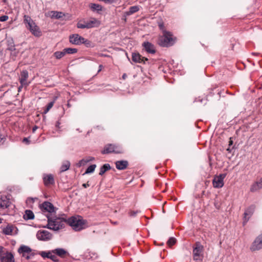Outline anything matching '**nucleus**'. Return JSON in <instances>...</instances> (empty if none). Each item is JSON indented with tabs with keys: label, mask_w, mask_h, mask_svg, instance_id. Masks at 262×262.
Returning <instances> with one entry per match:
<instances>
[{
	"label": "nucleus",
	"mask_w": 262,
	"mask_h": 262,
	"mask_svg": "<svg viewBox=\"0 0 262 262\" xmlns=\"http://www.w3.org/2000/svg\"><path fill=\"white\" fill-rule=\"evenodd\" d=\"M132 58L133 61L136 63H145V61H147L148 59L144 57H142L138 53H133Z\"/></svg>",
	"instance_id": "18"
},
{
	"label": "nucleus",
	"mask_w": 262,
	"mask_h": 262,
	"mask_svg": "<svg viewBox=\"0 0 262 262\" xmlns=\"http://www.w3.org/2000/svg\"><path fill=\"white\" fill-rule=\"evenodd\" d=\"M255 207L254 205H251L248 207L245 211L244 214V221L243 224L245 225L249 221L250 217L252 215L255 210Z\"/></svg>",
	"instance_id": "16"
},
{
	"label": "nucleus",
	"mask_w": 262,
	"mask_h": 262,
	"mask_svg": "<svg viewBox=\"0 0 262 262\" xmlns=\"http://www.w3.org/2000/svg\"><path fill=\"white\" fill-rule=\"evenodd\" d=\"M204 247L200 242H196L193 247V256L194 260H201Z\"/></svg>",
	"instance_id": "8"
},
{
	"label": "nucleus",
	"mask_w": 262,
	"mask_h": 262,
	"mask_svg": "<svg viewBox=\"0 0 262 262\" xmlns=\"http://www.w3.org/2000/svg\"><path fill=\"white\" fill-rule=\"evenodd\" d=\"M25 24H27V27L35 36L39 37L41 35V32L39 27L32 20L30 16L25 15L24 16Z\"/></svg>",
	"instance_id": "3"
},
{
	"label": "nucleus",
	"mask_w": 262,
	"mask_h": 262,
	"mask_svg": "<svg viewBox=\"0 0 262 262\" xmlns=\"http://www.w3.org/2000/svg\"><path fill=\"white\" fill-rule=\"evenodd\" d=\"M176 242V239L174 237H170L167 242L168 246L171 247L175 244Z\"/></svg>",
	"instance_id": "41"
},
{
	"label": "nucleus",
	"mask_w": 262,
	"mask_h": 262,
	"mask_svg": "<svg viewBox=\"0 0 262 262\" xmlns=\"http://www.w3.org/2000/svg\"><path fill=\"white\" fill-rule=\"evenodd\" d=\"M2 223V219L0 218V224Z\"/></svg>",
	"instance_id": "54"
},
{
	"label": "nucleus",
	"mask_w": 262,
	"mask_h": 262,
	"mask_svg": "<svg viewBox=\"0 0 262 262\" xmlns=\"http://www.w3.org/2000/svg\"><path fill=\"white\" fill-rule=\"evenodd\" d=\"M69 41L73 45H80L81 44H84L86 47L91 46V42L90 40L80 36L78 34H74L70 35Z\"/></svg>",
	"instance_id": "5"
},
{
	"label": "nucleus",
	"mask_w": 262,
	"mask_h": 262,
	"mask_svg": "<svg viewBox=\"0 0 262 262\" xmlns=\"http://www.w3.org/2000/svg\"><path fill=\"white\" fill-rule=\"evenodd\" d=\"M68 223L75 231H80L84 228L85 222L81 217L72 216L69 219Z\"/></svg>",
	"instance_id": "4"
},
{
	"label": "nucleus",
	"mask_w": 262,
	"mask_h": 262,
	"mask_svg": "<svg viewBox=\"0 0 262 262\" xmlns=\"http://www.w3.org/2000/svg\"><path fill=\"white\" fill-rule=\"evenodd\" d=\"M42 179L44 185L47 187L55 183L54 178L52 174H43Z\"/></svg>",
	"instance_id": "17"
},
{
	"label": "nucleus",
	"mask_w": 262,
	"mask_h": 262,
	"mask_svg": "<svg viewBox=\"0 0 262 262\" xmlns=\"http://www.w3.org/2000/svg\"><path fill=\"white\" fill-rule=\"evenodd\" d=\"M54 250L57 256L61 258H66L69 255L68 252L63 248H57Z\"/></svg>",
	"instance_id": "22"
},
{
	"label": "nucleus",
	"mask_w": 262,
	"mask_h": 262,
	"mask_svg": "<svg viewBox=\"0 0 262 262\" xmlns=\"http://www.w3.org/2000/svg\"><path fill=\"white\" fill-rule=\"evenodd\" d=\"M50 259H51L54 262L59 261V259L57 257V255H56V254H55L54 250H52V253L50 255Z\"/></svg>",
	"instance_id": "38"
},
{
	"label": "nucleus",
	"mask_w": 262,
	"mask_h": 262,
	"mask_svg": "<svg viewBox=\"0 0 262 262\" xmlns=\"http://www.w3.org/2000/svg\"><path fill=\"white\" fill-rule=\"evenodd\" d=\"M107 4H112L117 2L118 0H99Z\"/></svg>",
	"instance_id": "42"
},
{
	"label": "nucleus",
	"mask_w": 262,
	"mask_h": 262,
	"mask_svg": "<svg viewBox=\"0 0 262 262\" xmlns=\"http://www.w3.org/2000/svg\"><path fill=\"white\" fill-rule=\"evenodd\" d=\"M22 88H23V87H21V85L19 86V88H18V91H19H19H20L21 89Z\"/></svg>",
	"instance_id": "52"
},
{
	"label": "nucleus",
	"mask_w": 262,
	"mask_h": 262,
	"mask_svg": "<svg viewBox=\"0 0 262 262\" xmlns=\"http://www.w3.org/2000/svg\"><path fill=\"white\" fill-rule=\"evenodd\" d=\"M92 160L93 159H82L76 164V166L78 167H80L84 165L86 163L90 162V161H92Z\"/></svg>",
	"instance_id": "34"
},
{
	"label": "nucleus",
	"mask_w": 262,
	"mask_h": 262,
	"mask_svg": "<svg viewBox=\"0 0 262 262\" xmlns=\"http://www.w3.org/2000/svg\"><path fill=\"white\" fill-rule=\"evenodd\" d=\"M139 10V7L137 6H134L129 8V11L126 12V15H129Z\"/></svg>",
	"instance_id": "31"
},
{
	"label": "nucleus",
	"mask_w": 262,
	"mask_h": 262,
	"mask_svg": "<svg viewBox=\"0 0 262 262\" xmlns=\"http://www.w3.org/2000/svg\"><path fill=\"white\" fill-rule=\"evenodd\" d=\"M103 68V66L102 64H100L99 66V70L98 71V73L100 72L102 70Z\"/></svg>",
	"instance_id": "47"
},
{
	"label": "nucleus",
	"mask_w": 262,
	"mask_h": 262,
	"mask_svg": "<svg viewBox=\"0 0 262 262\" xmlns=\"http://www.w3.org/2000/svg\"><path fill=\"white\" fill-rule=\"evenodd\" d=\"M38 128V127L37 126H35L33 127L32 128V132L33 133H35V132L36 131V130Z\"/></svg>",
	"instance_id": "49"
},
{
	"label": "nucleus",
	"mask_w": 262,
	"mask_h": 262,
	"mask_svg": "<svg viewBox=\"0 0 262 262\" xmlns=\"http://www.w3.org/2000/svg\"><path fill=\"white\" fill-rule=\"evenodd\" d=\"M9 18L8 15H3L0 17V21H7Z\"/></svg>",
	"instance_id": "43"
},
{
	"label": "nucleus",
	"mask_w": 262,
	"mask_h": 262,
	"mask_svg": "<svg viewBox=\"0 0 262 262\" xmlns=\"http://www.w3.org/2000/svg\"><path fill=\"white\" fill-rule=\"evenodd\" d=\"M233 144V141L231 139V138H230L229 141V146H231Z\"/></svg>",
	"instance_id": "48"
},
{
	"label": "nucleus",
	"mask_w": 262,
	"mask_h": 262,
	"mask_svg": "<svg viewBox=\"0 0 262 262\" xmlns=\"http://www.w3.org/2000/svg\"><path fill=\"white\" fill-rule=\"evenodd\" d=\"M51 253H52V251H41L40 253V255L43 258H50Z\"/></svg>",
	"instance_id": "35"
},
{
	"label": "nucleus",
	"mask_w": 262,
	"mask_h": 262,
	"mask_svg": "<svg viewBox=\"0 0 262 262\" xmlns=\"http://www.w3.org/2000/svg\"><path fill=\"white\" fill-rule=\"evenodd\" d=\"M48 224L47 227L54 231H58L64 227L66 221L62 218L56 217L52 219L47 215Z\"/></svg>",
	"instance_id": "2"
},
{
	"label": "nucleus",
	"mask_w": 262,
	"mask_h": 262,
	"mask_svg": "<svg viewBox=\"0 0 262 262\" xmlns=\"http://www.w3.org/2000/svg\"><path fill=\"white\" fill-rule=\"evenodd\" d=\"M23 142H25V143H27V144H29V143H30L29 140H28V138H24V139H23Z\"/></svg>",
	"instance_id": "45"
},
{
	"label": "nucleus",
	"mask_w": 262,
	"mask_h": 262,
	"mask_svg": "<svg viewBox=\"0 0 262 262\" xmlns=\"http://www.w3.org/2000/svg\"><path fill=\"white\" fill-rule=\"evenodd\" d=\"M59 124H60L59 122H58V121L56 123V127H59Z\"/></svg>",
	"instance_id": "51"
},
{
	"label": "nucleus",
	"mask_w": 262,
	"mask_h": 262,
	"mask_svg": "<svg viewBox=\"0 0 262 262\" xmlns=\"http://www.w3.org/2000/svg\"><path fill=\"white\" fill-rule=\"evenodd\" d=\"M37 238L39 241H47L52 238V234L48 231L40 230L36 233Z\"/></svg>",
	"instance_id": "12"
},
{
	"label": "nucleus",
	"mask_w": 262,
	"mask_h": 262,
	"mask_svg": "<svg viewBox=\"0 0 262 262\" xmlns=\"http://www.w3.org/2000/svg\"><path fill=\"white\" fill-rule=\"evenodd\" d=\"M262 248V233L258 235L253 242L250 249L251 251L259 250Z\"/></svg>",
	"instance_id": "14"
},
{
	"label": "nucleus",
	"mask_w": 262,
	"mask_h": 262,
	"mask_svg": "<svg viewBox=\"0 0 262 262\" xmlns=\"http://www.w3.org/2000/svg\"><path fill=\"white\" fill-rule=\"evenodd\" d=\"M89 7L94 12L97 11L99 12L102 10V6L98 4L91 3L89 5Z\"/></svg>",
	"instance_id": "26"
},
{
	"label": "nucleus",
	"mask_w": 262,
	"mask_h": 262,
	"mask_svg": "<svg viewBox=\"0 0 262 262\" xmlns=\"http://www.w3.org/2000/svg\"><path fill=\"white\" fill-rule=\"evenodd\" d=\"M261 188H262V177L259 181L255 182L251 186L250 191L251 192H255Z\"/></svg>",
	"instance_id": "23"
},
{
	"label": "nucleus",
	"mask_w": 262,
	"mask_h": 262,
	"mask_svg": "<svg viewBox=\"0 0 262 262\" xmlns=\"http://www.w3.org/2000/svg\"><path fill=\"white\" fill-rule=\"evenodd\" d=\"M96 166L95 164H93L89 166L85 170V174L92 173L94 171Z\"/></svg>",
	"instance_id": "37"
},
{
	"label": "nucleus",
	"mask_w": 262,
	"mask_h": 262,
	"mask_svg": "<svg viewBox=\"0 0 262 262\" xmlns=\"http://www.w3.org/2000/svg\"><path fill=\"white\" fill-rule=\"evenodd\" d=\"M101 152L103 154L110 153L120 154L122 152V149L120 146L118 145L109 144L104 146Z\"/></svg>",
	"instance_id": "7"
},
{
	"label": "nucleus",
	"mask_w": 262,
	"mask_h": 262,
	"mask_svg": "<svg viewBox=\"0 0 262 262\" xmlns=\"http://www.w3.org/2000/svg\"><path fill=\"white\" fill-rule=\"evenodd\" d=\"M86 21H87L85 20L84 19H79L77 22V27L79 29H82V28L80 27L79 25L85 26V25L86 24Z\"/></svg>",
	"instance_id": "40"
},
{
	"label": "nucleus",
	"mask_w": 262,
	"mask_h": 262,
	"mask_svg": "<svg viewBox=\"0 0 262 262\" xmlns=\"http://www.w3.org/2000/svg\"><path fill=\"white\" fill-rule=\"evenodd\" d=\"M25 220H33L34 218V214L32 211L30 210H26L23 216Z\"/></svg>",
	"instance_id": "27"
},
{
	"label": "nucleus",
	"mask_w": 262,
	"mask_h": 262,
	"mask_svg": "<svg viewBox=\"0 0 262 262\" xmlns=\"http://www.w3.org/2000/svg\"><path fill=\"white\" fill-rule=\"evenodd\" d=\"M127 77V75L124 73L123 74L122 76V78L123 79V80H125Z\"/></svg>",
	"instance_id": "50"
},
{
	"label": "nucleus",
	"mask_w": 262,
	"mask_h": 262,
	"mask_svg": "<svg viewBox=\"0 0 262 262\" xmlns=\"http://www.w3.org/2000/svg\"><path fill=\"white\" fill-rule=\"evenodd\" d=\"M226 176V174L222 173L219 176H215L212 180V185L213 187L215 188H222L224 185V180Z\"/></svg>",
	"instance_id": "10"
},
{
	"label": "nucleus",
	"mask_w": 262,
	"mask_h": 262,
	"mask_svg": "<svg viewBox=\"0 0 262 262\" xmlns=\"http://www.w3.org/2000/svg\"><path fill=\"white\" fill-rule=\"evenodd\" d=\"M71 164L69 161H64L62 162V165L60 167V172H64L68 170L70 167Z\"/></svg>",
	"instance_id": "29"
},
{
	"label": "nucleus",
	"mask_w": 262,
	"mask_h": 262,
	"mask_svg": "<svg viewBox=\"0 0 262 262\" xmlns=\"http://www.w3.org/2000/svg\"><path fill=\"white\" fill-rule=\"evenodd\" d=\"M82 186L86 188L90 186V184L89 183V182H88L86 183H84L82 184Z\"/></svg>",
	"instance_id": "46"
},
{
	"label": "nucleus",
	"mask_w": 262,
	"mask_h": 262,
	"mask_svg": "<svg viewBox=\"0 0 262 262\" xmlns=\"http://www.w3.org/2000/svg\"><path fill=\"white\" fill-rule=\"evenodd\" d=\"M66 55L64 50L62 51H56L53 55L57 59H60L62 58Z\"/></svg>",
	"instance_id": "32"
},
{
	"label": "nucleus",
	"mask_w": 262,
	"mask_h": 262,
	"mask_svg": "<svg viewBox=\"0 0 262 262\" xmlns=\"http://www.w3.org/2000/svg\"><path fill=\"white\" fill-rule=\"evenodd\" d=\"M144 49L148 53L154 54L156 53V49L154 45L148 41L144 42L142 43Z\"/></svg>",
	"instance_id": "20"
},
{
	"label": "nucleus",
	"mask_w": 262,
	"mask_h": 262,
	"mask_svg": "<svg viewBox=\"0 0 262 262\" xmlns=\"http://www.w3.org/2000/svg\"><path fill=\"white\" fill-rule=\"evenodd\" d=\"M227 150L229 152L231 151L229 147L227 149Z\"/></svg>",
	"instance_id": "53"
},
{
	"label": "nucleus",
	"mask_w": 262,
	"mask_h": 262,
	"mask_svg": "<svg viewBox=\"0 0 262 262\" xmlns=\"http://www.w3.org/2000/svg\"><path fill=\"white\" fill-rule=\"evenodd\" d=\"M28 72L27 70H23L20 72V75L19 78V81L21 84V87H27L30 84L31 82L30 81H27V79L28 78Z\"/></svg>",
	"instance_id": "13"
},
{
	"label": "nucleus",
	"mask_w": 262,
	"mask_h": 262,
	"mask_svg": "<svg viewBox=\"0 0 262 262\" xmlns=\"http://www.w3.org/2000/svg\"><path fill=\"white\" fill-rule=\"evenodd\" d=\"M177 41V37L170 31H164L161 35H159L158 43L162 47H170L173 46Z\"/></svg>",
	"instance_id": "1"
},
{
	"label": "nucleus",
	"mask_w": 262,
	"mask_h": 262,
	"mask_svg": "<svg viewBox=\"0 0 262 262\" xmlns=\"http://www.w3.org/2000/svg\"><path fill=\"white\" fill-rule=\"evenodd\" d=\"M12 205L10 198L6 195L0 193V208L5 209Z\"/></svg>",
	"instance_id": "11"
},
{
	"label": "nucleus",
	"mask_w": 262,
	"mask_h": 262,
	"mask_svg": "<svg viewBox=\"0 0 262 262\" xmlns=\"http://www.w3.org/2000/svg\"><path fill=\"white\" fill-rule=\"evenodd\" d=\"M14 230V227L12 225H8L5 227L3 232L5 235H12Z\"/></svg>",
	"instance_id": "28"
},
{
	"label": "nucleus",
	"mask_w": 262,
	"mask_h": 262,
	"mask_svg": "<svg viewBox=\"0 0 262 262\" xmlns=\"http://www.w3.org/2000/svg\"><path fill=\"white\" fill-rule=\"evenodd\" d=\"M54 104V101L50 102L49 103H48V104L47 105L46 109L44 110V114H47L50 111V110L53 107Z\"/></svg>",
	"instance_id": "39"
},
{
	"label": "nucleus",
	"mask_w": 262,
	"mask_h": 262,
	"mask_svg": "<svg viewBox=\"0 0 262 262\" xmlns=\"http://www.w3.org/2000/svg\"><path fill=\"white\" fill-rule=\"evenodd\" d=\"M18 252L27 259H29L34 256L32 250L27 246H21L19 248Z\"/></svg>",
	"instance_id": "9"
},
{
	"label": "nucleus",
	"mask_w": 262,
	"mask_h": 262,
	"mask_svg": "<svg viewBox=\"0 0 262 262\" xmlns=\"http://www.w3.org/2000/svg\"><path fill=\"white\" fill-rule=\"evenodd\" d=\"M100 25V21L97 19L95 18H91L90 20L86 21V24L85 26L84 25H80V27L82 28V29H90L94 27H98Z\"/></svg>",
	"instance_id": "15"
},
{
	"label": "nucleus",
	"mask_w": 262,
	"mask_h": 262,
	"mask_svg": "<svg viewBox=\"0 0 262 262\" xmlns=\"http://www.w3.org/2000/svg\"><path fill=\"white\" fill-rule=\"evenodd\" d=\"M39 208L41 210V211L48 216L51 215L52 213H55L56 212V208L54 207V205L50 202L48 201H45L42 204L39 205Z\"/></svg>",
	"instance_id": "6"
},
{
	"label": "nucleus",
	"mask_w": 262,
	"mask_h": 262,
	"mask_svg": "<svg viewBox=\"0 0 262 262\" xmlns=\"http://www.w3.org/2000/svg\"><path fill=\"white\" fill-rule=\"evenodd\" d=\"M64 16V14L61 12L52 11L50 12V16L52 18L59 19Z\"/></svg>",
	"instance_id": "25"
},
{
	"label": "nucleus",
	"mask_w": 262,
	"mask_h": 262,
	"mask_svg": "<svg viewBox=\"0 0 262 262\" xmlns=\"http://www.w3.org/2000/svg\"><path fill=\"white\" fill-rule=\"evenodd\" d=\"M111 169V166L109 164H105L102 167H101L99 171V174L103 175L106 171Z\"/></svg>",
	"instance_id": "30"
},
{
	"label": "nucleus",
	"mask_w": 262,
	"mask_h": 262,
	"mask_svg": "<svg viewBox=\"0 0 262 262\" xmlns=\"http://www.w3.org/2000/svg\"><path fill=\"white\" fill-rule=\"evenodd\" d=\"M4 248L2 246H0V258L1 257V255L4 254L5 252H4Z\"/></svg>",
	"instance_id": "44"
},
{
	"label": "nucleus",
	"mask_w": 262,
	"mask_h": 262,
	"mask_svg": "<svg viewBox=\"0 0 262 262\" xmlns=\"http://www.w3.org/2000/svg\"><path fill=\"white\" fill-rule=\"evenodd\" d=\"M2 262H15L14 257L12 253L6 252L1 255L0 258Z\"/></svg>",
	"instance_id": "19"
},
{
	"label": "nucleus",
	"mask_w": 262,
	"mask_h": 262,
	"mask_svg": "<svg viewBox=\"0 0 262 262\" xmlns=\"http://www.w3.org/2000/svg\"><path fill=\"white\" fill-rule=\"evenodd\" d=\"M115 165L118 170H124L127 167L128 163L125 160L117 161L115 162Z\"/></svg>",
	"instance_id": "21"
},
{
	"label": "nucleus",
	"mask_w": 262,
	"mask_h": 262,
	"mask_svg": "<svg viewBox=\"0 0 262 262\" xmlns=\"http://www.w3.org/2000/svg\"><path fill=\"white\" fill-rule=\"evenodd\" d=\"M158 25L162 33H164V31H167L166 30L164 23L162 20L158 22Z\"/></svg>",
	"instance_id": "36"
},
{
	"label": "nucleus",
	"mask_w": 262,
	"mask_h": 262,
	"mask_svg": "<svg viewBox=\"0 0 262 262\" xmlns=\"http://www.w3.org/2000/svg\"><path fill=\"white\" fill-rule=\"evenodd\" d=\"M66 54H74L77 52L78 50L76 48H68L63 49Z\"/></svg>",
	"instance_id": "33"
},
{
	"label": "nucleus",
	"mask_w": 262,
	"mask_h": 262,
	"mask_svg": "<svg viewBox=\"0 0 262 262\" xmlns=\"http://www.w3.org/2000/svg\"><path fill=\"white\" fill-rule=\"evenodd\" d=\"M7 50L11 52L10 56L12 59L15 60L16 57L18 55V52L15 48L14 45H11L8 47Z\"/></svg>",
	"instance_id": "24"
}]
</instances>
